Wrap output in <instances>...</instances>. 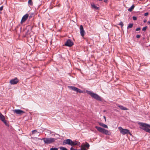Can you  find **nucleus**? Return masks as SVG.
<instances>
[{
  "mask_svg": "<svg viewBox=\"0 0 150 150\" xmlns=\"http://www.w3.org/2000/svg\"><path fill=\"white\" fill-rule=\"evenodd\" d=\"M91 7L95 9V10H98L99 8L97 7L95 4H91Z\"/></svg>",
  "mask_w": 150,
  "mask_h": 150,
  "instance_id": "dca6fc26",
  "label": "nucleus"
},
{
  "mask_svg": "<svg viewBox=\"0 0 150 150\" xmlns=\"http://www.w3.org/2000/svg\"><path fill=\"white\" fill-rule=\"evenodd\" d=\"M74 45L73 42L70 39H68L65 42L64 45L66 46L71 47Z\"/></svg>",
  "mask_w": 150,
  "mask_h": 150,
  "instance_id": "423d86ee",
  "label": "nucleus"
},
{
  "mask_svg": "<svg viewBox=\"0 0 150 150\" xmlns=\"http://www.w3.org/2000/svg\"><path fill=\"white\" fill-rule=\"evenodd\" d=\"M103 0H98L99 1H102Z\"/></svg>",
  "mask_w": 150,
  "mask_h": 150,
  "instance_id": "79ce46f5",
  "label": "nucleus"
},
{
  "mask_svg": "<svg viewBox=\"0 0 150 150\" xmlns=\"http://www.w3.org/2000/svg\"><path fill=\"white\" fill-rule=\"evenodd\" d=\"M118 129H119L120 133L123 135L128 134H129L131 135H132V134L130 132L129 130L127 129H123L121 127H118Z\"/></svg>",
  "mask_w": 150,
  "mask_h": 150,
  "instance_id": "7ed1b4c3",
  "label": "nucleus"
},
{
  "mask_svg": "<svg viewBox=\"0 0 150 150\" xmlns=\"http://www.w3.org/2000/svg\"><path fill=\"white\" fill-rule=\"evenodd\" d=\"M68 88L70 89L76 91L77 93H82V91L80 89L76 87H75L71 86H68Z\"/></svg>",
  "mask_w": 150,
  "mask_h": 150,
  "instance_id": "39448f33",
  "label": "nucleus"
},
{
  "mask_svg": "<svg viewBox=\"0 0 150 150\" xmlns=\"http://www.w3.org/2000/svg\"><path fill=\"white\" fill-rule=\"evenodd\" d=\"M140 30V28H138L136 29V31H138Z\"/></svg>",
  "mask_w": 150,
  "mask_h": 150,
  "instance_id": "2f4dec72",
  "label": "nucleus"
},
{
  "mask_svg": "<svg viewBox=\"0 0 150 150\" xmlns=\"http://www.w3.org/2000/svg\"><path fill=\"white\" fill-rule=\"evenodd\" d=\"M144 22H146V20L144 21Z\"/></svg>",
  "mask_w": 150,
  "mask_h": 150,
  "instance_id": "37998d69",
  "label": "nucleus"
},
{
  "mask_svg": "<svg viewBox=\"0 0 150 150\" xmlns=\"http://www.w3.org/2000/svg\"><path fill=\"white\" fill-rule=\"evenodd\" d=\"M56 139L52 138H46L45 141V144H50L53 143Z\"/></svg>",
  "mask_w": 150,
  "mask_h": 150,
  "instance_id": "20e7f679",
  "label": "nucleus"
},
{
  "mask_svg": "<svg viewBox=\"0 0 150 150\" xmlns=\"http://www.w3.org/2000/svg\"><path fill=\"white\" fill-rule=\"evenodd\" d=\"M118 107L121 110H127V109L125 107H124L123 106L121 105H119L118 106Z\"/></svg>",
  "mask_w": 150,
  "mask_h": 150,
  "instance_id": "f3484780",
  "label": "nucleus"
},
{
  "mask_svg": "<svg viewBox=\"0 0 150 150\" xmlns=\"http://www.w3.org/2000/svg\"><path fill=\"white\" fill-rule=\"evenodd\" d=\"M86 92L88 94L90 95L92 98H94L96 100L100 101H102L103 98L96 93H94L92 91H88V90L86 91Z\"/></svg>",
  "mask_w": 150,
  "mask_h": 150,
  "instance_id": "f257e3e1",
  "label": "nucleus"
},
{
  "mask_svg": "<svg viewBox=\"0 0 150 150\" xmlns=\"http://www.w3.org/2000/svg\"><path fill=\"white\" fill-rule=\"evenodd\" d=\"M46 138H41V140H43L44 142L45 143V140H46Z\"/></svg>",
  "mask_w": 150,
  "mask_h": 150,
  "instance_id": "c756f323",
  "label": "nucleus"
},
{
  "mask_svg": "<svg viewBox=\"0 0 150 150\" xmlns=\"http://www.w3.org/2000/svg\"><path fill=\"white\" fill-rule=\"evenodd\" d=\"M132 18L133 19L134 21H135L137 20V17L135 16H133Z\"/></svg>",
  "mask_w": 150,
  "mask_h": 150,
  "instance_id": "c85d7f7f",
  "label": "nucleus"
},
{
  "mask_svg": "<svg viewBox=\"0 0 150 150\" xmlns=\"http://www.w3.org/2000/svg\"><path fill=\"white\" fill-rule=\"evenodd\" d=\"M138 124L140 125V128L147 132L149 128H150V125L143 122H139Z\"/></svg>",
  "mask_w": 150,
  "mask_h": 150,
  "instance_id": "f03ea898",
  "label": "nucleus"
},
{
  "mask_svg": "<svg viewBox=\"0 0 150 150\" xmlns=\"http://www.w3.org/2000/svg\"><path fill=\"white\" fill-rule=\"evenodd\" d=\"M148 14H149L147 12L144 14V15L145 16H146L148 15Z\"/></svg>",
  "mask_w": 150,
  "mask_h": 150,
  "instance_id": "72a5a7b5",
  "label": "nucleus"
},
{
  "mask_svg": "<svg viewBox=\"0 0 150 150\" xmlns=\"http://www.w3.org/2000/svg\"><path fill=\"white\" fill-rule=\"evenodd\" d=\"M18 82V80L17 78L11 79L10 81V83L11 85H14L16 84Z\"/></svg>",
  "mask_w": 150,
  "mask_h": 150,
  "instance_id": "6e6552de",
  "label": "nucleus"
},
{
  "mask_svg": "<svg viewBox=\"0 0 150 150\" xmlns=\"http://www.w3.org/2000/svg\"><path fill=\"white\" fill-rule=\"evenodd\" d=\"M103 133H105L106 134L109 135V131L105 129H104V130H103Z\"/></svg>",
  "mask_w": 150,
  "mask_h": 150,
  "instance_id": "6ab92c4d",
  "label": "nucleus"
},
{
  "mask_svg": "<svg viewBox=\"0 0 150 150\" xmlns=\"http://www.w3.org/2000/svg\"><path fill=\"white\" fill-rule=\"evenodd\" d=\"M80 32L81 35L83 37L85 34V32L84 30L83 27L82 25L80 26Z\"/></svg>",
  "mask_w": 150,
  "mask_h": 150,
  "instance_id": "1a4fd4ad",
  "label": "nucleus"
},
{
  "mask_svg": "<svg viewBox=\"0 0 150 150\" xmlns=\"http://www.w3.org/2000/svg\"><path fill=\"white\" fill-rule=\"evenodd\" d=\"M99 124L100 125L106 128H108V127L107 125L103 124L102 122H99Z\"/></svg>",
  "mask_w": 150,
  "mask_h": 150,
  "instance_id": "4468645a",
  "label": "nucleus"
},
{
  "mask_svg": "<svg viewBox=\"0 0 150 150\" xmlns=\"http://www.w3.org/2000/svg\"><path fill=\"white\" fill-rule=\"evenodd\" d=\"M37 132V131L36 130H33L32 131V133L33 134H34L35 132Z\"/></svg>",
  "mask_w": 150,
  "mask_h": 150,
  "instance_id": "7c9ffc66",
  "label": "nucleus"
},
{
  "mask_svg": "<svg viewBox=\"0 0 150 150\" xmlns=\"http://www.w3.org/2000/svg\"><path fill=\"white\" fill-rule=\"evenodd\" d=\"M80 143L78 141H72V142L71 146H74L77 145L80 147Z\"/></svg>",
  "mask_w": 150,
  "mask_h": 150,
  "instance_id": "9d476101",
  "label": "nucleus"
},
{
  "mask_svg": "<svg viewBox=\"0 0 150 150\" xmlns=\"http://www.w3.org/2000/svg\"><path fill=\"white\" fill-rule=\"evenodd\" d=\"M95 128L96 129H97L98 131L99 132H101L102 133H103V130H104V129L103 128L101 127H98L97 126H96L95 127Z\"/></svg>",
  "mask_w": 150,
  "mask_h": 150,
  "instance_id": "ddd939ff",
  "label": "nucleus"
},
{
  "mask_svg": "<svg viewBox=\"0 0 150 150\" xmlns=\"http://www.w3.org/2000/svg\"><path fill=\"white\" fill-rule=\"evenodd\" d=\"M29 17H30V18L31 17V16H30Z\"/></svg>",
  "mask_w": 150,
  "mask_h": 150,
  "instance_id": "c03bdc74",
  "label": "nucleus"
},
{
  "mask_svg": "<svg viewBox=\"0 0 150 150\" xmlns=\"http://www.w3.org/2000/svg\"><path fill=\"white\" fill-rule=\"evenodd\" d=\"M104 118L105 119V120H106V117L105 116H104Z\"/></svg>",
  "mask_w": 150,
  "mask_h": 150,
  "instance_id": "a19ab883",
  "label": "nucleus"
},
{
  "mask_svg": "<svg viewBox=\"0 0 150 150\" xmlns=\"http://www.w3.org/2000/svg\"><path fill=\"white\" fill-rule=\"evenodd\" d=\"M58 148H51L50 149V150H57Z\"/></svg>",
  "mask_w": 150,
  "mask_h": 150,
  "instance_id": "cd10ccee",
  "label": "nucleus"
},
{
  "mask_svg": "<svg viewBox=\"0 0 150 150\" xmlns=\"http://www.w3.org/2000/svg\"><path fill=\"white\" fill-rule=\"evenodd\" d=\"M3 6H2L0 7V11H2L3 10Z\"/></svg>",
  "mask_w": 150,
  "mask_h": 150,
  "instance_id": "f704fd0d",
  "label": "nucleus"
},
{
  "mask_svg": "<svg viewBox=\"0 0 150 150\" xmlns=\"http://www.w3.org/2000/svg\"><path fill=\"white\" fill-rule=\"evenodd\" d=\"M133 25V24L132 23L129 24L128 25L127 27V29H129L132 27Z\"/></svg>",
  "mask_w": 150,
  "mask_h": 150,
  "instance_id": "aec40b11",
  "label": "nucleus"
},
{
  "mask_svg": "<svg viewBox=\"0 0 150 150\" xmlns=\"http://www.w3.org/2000/svg\"><path fill=\"white\" fill-rule=\"evenodd\" d=\"M108 1V0H105L104 1L105 2H106Z\"/></svg>",
  "mask_w": 150,
  "mask_h": 150,
  "instance_id": "4c0bfd02",
  "label": "nucleus"
},
{
  "mask_svg": "<svg viewBox=\"0 0 150 150\" xmlns=\"http://www.w3.org/2000/svg\"><path fill=\"white\" fill-rule=\"evenodd\" d=\"M28 14L27 13L23 16L22 18L21 23H22L23 22L25 21L28 18Z\"/></svg>",
  "mask_w": 150,
  "mask_h": 150,
  "instance_id": "9b49d317",
  "label": "nucleus"
},
{
  "mask_svg": "<svg viewBox=\"0 0 150 150\" xmlns=\"http://www.w3.org/2000/svg\"><path fill=\"white\" fill-rule=\"evenodd\" d=\"M83 145L86 148H87L88 149L90 145L89 144L86 142V144H83Z\"/></svg>",
  "mask_w": 150,
  "mask_h": 150,
  "instance_id": "412c9836",
  "label": "nucleus"
},
{
  "mask_svg": "<svg viewBox=\"0 0 150 150\" xmlns=\"http://www.w3.org/2000/svg\"><path fill=\"white\" fill-rule=\"evenodd\" d=\"M147 28V26H145V27H143L142 29V30L143 31H145L146 30Z\"/></svg>",
  "mask_w": 150,
  "mask_h": 150,
  "instance_id": "bb28decb",
  "label": "nucleus"
},
{
  "mask_svg": "<svg viewBox=\"0 0 150 150\" xmlns=\"http://www.w3.org/2000/svg\"><path fill=\"white\" fill-rule=\"evenodd\" d=\"M147 23L148 24H150V21H148L147 22Z\"/></svg>",
  "mask_w": 150,
  "mask_h": 150,
  "instance_id": "58836bf2",
  "label": "nucleus"
},
{
  "mask_svg": "<svg viewBox=\"0 0 150 150\" xmlns=\"http://www.w3.org/2000/svg\"><path fill=\"white\" fill-rule=\"evenodd\" d=\"M59 149L61 150H68L66 148L63 147H60Z\"/></svg>",
  "mask_w": 150,
  "mask_h": 150,
  "instance_id": "393cba45",
  "label": "nucleus"
},
{
  "mask_svg": "<svg viewBox=\"0 0 150 150\" xmlns=\"http://www.w3.org/2000/svg\"><path fill=\"white\" fill-rule=\"evenodd\" d=\"M72 142V140L70 139H67L64 140L62 143L63 145H65L66 144H68L71 145V144Z\"/></svg>",
  "mask_w": 150,
  "mask_h": 150,
  "instance_id": "0eeeda50",
  "label": "nucleus"
},
{
  "mask_svg": "<svg viewBox=\"0 0 150 150\" xmlns=\"http://www.w3.org/2000/svg\"><path fill=\"white\" fill-rule=\"evenodd\" d=\"M0 119L2 121L5 120L4 116L0 112Z\"/></svg>",
  "mask_w": 150,
  "mask_h": 150,
  "instance_id": "2eb2a0df",
  "label": "nucleus"
},
{
  "mask_svg": "<svg viewBox=\"0 0 150 150\" xmlns=\"http://www.w3.org/2000/svg\"><path fill=\"white\" fill-rule=\"evenodd\" d=\"M134 5H132L128 9V11L130 12L132 11L134 9Z\"/></svg>",
  "mask_w": 150,
  "mask_h": 150,
  "instance_id": "a211bd4d",
  "label": "nucleus"
},
{
  "mask_svg": "<svg viewBox=\"0 0 150 150\" xmlns=\"http://www.w3.org/2000/svg\"><path fill=\"white\" fill-rule=\"evenodd\" d=\"M28 4L30 6H32L33 5V3L32 0H28Z\"/></svg>",
  "mask_w": 150,
  "mask_h": 150,
  "instance_id": "5701e85b",
  "label": "nucleus"
},
{
  "mask_svg": "<svg viewBox=\"0 0 150 150\" xmlns=\"http://www.w3.org/2000/svg\"><path fill=\"white\" fill-rule=\"evenodd\" d=\"M79 150H86V149L85 146L83 145L81 146V149Z\"/></svg>",
  "mask_w": 150,
  "mask_h": 150,
  "instance_id": "4be33fe9",
  "label": "nucleus"
},
{
  "mask_svg": "<svg viewBox=\"0 0 150 150\" xmlns=\"http://www.w3.org/2000/svg\"><path fill=\"white\" fill-rule=\"evenodd\" d=\"M140 37V35H137L136 36V37L137 38H139Z\"/></svg>",
  "mask_w": 150,
  "mask_h": 150,
  "instance_id": "473e14b6",
  "label": "nucleus"
},
{
  "mask_svg": "<svg viewBox=\"0 0 150 150\" xmlns=\"http://www.w3.org/2000/svg\"><path fill=\"white\" fill-rule=\"evenodd\" d=\"M119 25H121V27L122 28L123 26V25H124V24H123V23L121 21L120 23H119Z\"/></svg>",
  "mask_w": 150,
  "mask_h": 150,
  "instance_id": "a878e982",
  "label": "nucleus"
},
{
  "mask_svg": "<svg viewBox=\"0 0 150 150\" xmlns=\"http://www.w3.org/2000/svg\"><path fill=\"white\" fill-rule=\"evenodd\" d=\"M70 150H77V149H74L72 147H71V148Z\"/></svg>",
  "mask_w": 150,
  "mask_h": 150,
  "instance_id": "c9c22d12",
  "label": "nucleus"
},
{
  "mask_svg": "<svg viewBox=\"0 0 150 150\" xmlns=\"http://www.w3.org/2000/svg\"><path fill=\"white\" fill-rule=\"evenodd\" d=\"M2 122H3L6 126H9V125L8 123H7L6 121L5 120Z\"/></svg>",
  "mask_w": 150,
  "mask_h": 150,
  "instance_id": "b1692460",
  "label": "nucleus"
},
{
  "mask_svg": "<svg viewBox=\"0 0 150 150\" xmlns=\"http://www.w3.org/2000/svg\"><path fill=\"white\" fill-rule=\"evenodd\" d=\"M147 132L150 133V129H149V130Z\"/></svg>",
  "mask_w": 150,
  "mask_h": 150,
  "instance_id": "e433bc0d",
  "label": "nucleus"
},
{
  "mask_svg": "<svg viewBox=\"0 0 150 150\" xmlns=\"http://www.w3.org/2000/svg\"><path fill=\"white\" fill-rule=\"evenodd\" d=\"M13 112L17 114L21 115L24 112L20 109H15L13 110Z\"/></svg>",
  "mask_w": 150,
  "mask_h": 150,
  "instance_id": "f8f14e48",
  "label": "nucleus"
},
{
  "mask_svg": "<svg viewBox=\"0 0 150 150\" xmlns=\"http://www.w3.org/2000/svg\"><path fill=\"white\" fill-rule=\"evenodd\" d=\"M37 139H38V140H41V138H37Z\"/></svg>",
  "mask_w": 150,
  "mask_h": 150,
  "instance_id": "ea45409f",
  "label": "nucleus"
}]
</instances>
